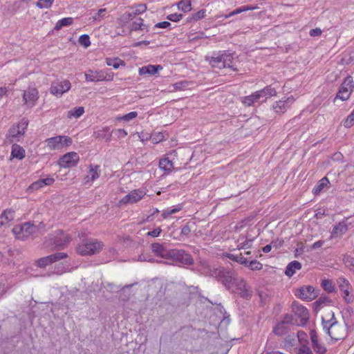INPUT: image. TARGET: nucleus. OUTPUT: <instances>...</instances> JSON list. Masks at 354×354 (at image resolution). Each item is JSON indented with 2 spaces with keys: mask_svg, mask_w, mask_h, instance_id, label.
<instances>
[{
  "mask_svg": "<svg viewBox=\"0 0 354 354\" xmlns=\"http://www.w3.org/2000/svg\"><path fill=\"white\" fill-rule=\"evenodd\" d=\"M323 330L335 341L344 339L346 336L347 324H339L335 318L333 310H329L322 317Z\"/></svg>",
  "mask_w": 354,
  "mask_h": 354,
  "instance_id": "obj_1",
  "label": "nucleus"
},
{
  "mask_svg": "<svg viewBox=\"0 0 354 354\" xmlns=\"http://www.w3.org/2000/svg\"><path fill=\"white\" fill-rule=\"evenodd\" d=\"M44 227L43 223H40L39 225H35L32 221H27L15 225L12 232L16 239L25 241L30 237L37 236L41 233V228Z\"/></svg>",
  "mask_w": 354,
  "mask_h": 354,
  "instance_id": "obj_2",
  "label": "nucleus"
},
{
  "mask_svg": "<svg viewBox=\"0 0 354 354\" xmlns=\"http://www.w3.org/2000/svg\"><path fill=\"white\" fill-rule=\"evenodd\" d=\"M104 246L102 242L95 239H84L77 247V252L82 256L92 255L99 253Z\"/></svg>",
  "mask_w": 354,
  "mask_h": 354,
  "instance_id": "obj_3",
  "label": "nucleus"
},
{
  "mask_svg": "<svg viewBox=\"0 0 354 354\" xmlns=\"http://www.w3.org/2000/svg\"><path fill=\"white\" fill-rule=\"evenodd\" d=\"M50 243L55 248L58 250L64 249L71 241V236L62 230H58L48 235Z\"/></svg>",
  "mask_w": 354,
  "mask_h": 354,
  "instance_id": "obj_4",
  "label": "nucleus"
},
{
  "mask_svg": "<svg viewBox=\"0 0 354 354\" xmlns=\"http://www.w3.org/2000/svg\"><path fill=\"white\" fill-rule=\"evenodd\" d=\"M214 274H215L218 281L222 283L227 290L233 289L234 282L238 277V275L234 271L223 268L215 270Z\"/></svg>",
  "mask_w": 354,
  "mask_h": 354,
  "instance_id": "obj_5",
  "label": "nucleus"
},
{
  "mask_svg": "<svg viewBox=\"0 0 354 354\" xmlns=\"http://www.w3.org/2000/svg\"><path fill=\"white\" fill-rule=\"evenodd\" d=\"M28 125V122L26 119H22L18 123L13 124L6 134L7 142L11 143L14 141H19V138L25 133Z\"/></svg>",
  "mask_w": 354,
  "mask_h": 354,
  "instance_id": "obj_6",
  "label": "nucleus"
},
{
  "mask_svg": "<svg viewBox=\"0 0 354 354\" xmlns=\"http://www.w3.org/2000/svg\"><path fill=\"white\" fill-rule=\"evenodd\" d=\"M46 147L50 150H59L73 143L72 138L66 136H57L45 140Z\"/></svg>",
  "mask_w": 354,
  "mask_h": 354,
  "instance_id": "obj_7",
  "label": "nucleus"
},
{
  "mask_svg": "<svg viewBox=\"0 0 354 354\" xmlns=\"http://www.w3.org/2000/svg\"><path fill=\"white\" fill-rule=\"evenodd\" d=\"M230 290L245 299H250L252 297V291L251 287L247 283L245 280L239 276L234 282L233 289H230Z\"/></svg>",
  "mask_w": 354,
  "mask_h": 354,
  "instance_id": "obj_8",
  "label": "nucleus"
},
{
  "mask_svg": "<svg viewBox=\"0 0 354 354\" xmlns=\"http://www.w3.org/2000/svg\"><path fill=\"white\" fill-rule=\"evenodd\" d=\"M169 258L180 263L191 266L194 263L192 255L184 250L171 249L169 250Z\"/></svg>",
  "mask_w": 354,
  "mask_h": 354,
  "instance_id": "obj_9",
  "label": "nucleus"
},
{
  "mask_svg": "<svg viewBox=\"0 0 354 354\" xmlns=\"http://www.w3.org/2000/svg\"><path fill=\"white\" fill-rule=\"evenodd\" d=\"M67 257L68 254L65 252H56L55 254L38 259L35 261V264L40 268H45L52 263Z\"/></svg>",
  "mask_w": 354,
  "mask_h": 354,
  "instance_id": "obj_10",
  "label": "nucleus"
},
{
  "mask_svg": "<svg viewBox=\"0 0 354 354\" xmlns=\"http://www.w3.org/2000/svg\"><path fill=\"white\" fill-rule=\"evenodd\" d=\"M80 160L77 153L71 151L63 155L59 160L58 164L61 167L70 168L75 167Z\"/></svg>",
  "mask_w": 354,
  "mask_h": 354,
  "instance_id": "obj_11",
  "label": "nucleus"
},
{
  "mask_svg": "<svg viewBox=\"0 0 354 354\" xmlns=\"http://www.w3.org/2000/svg\"><path fill=\"white\" fill-rule=\"evenodd\" d=\"M38 99L39 91L35 86H29L27 89L24 91L23 101L28 107L35 106Z\"/></svg>",
  "mask_w": 354,
  "mask_h": 354,
  "instance_id": "obj_12",
  "label": "nucleus"
},
{
  "mask_svg": "<svg viewBox=\"0 0 354 354\" xmlns=\"http://www.w3.org/2000/svg\"><path fill=\"white\" fill-rule=\"evenodd\" d=\"M291 308L295 316L300 319L299 325H305L309 319V313L308 309L296 301L292 302Z\"/></svg>",
  "mask_w": 354,
  "mask_h": 354,
  "instance_id": "obj_13",
  "label": "nucleus"
},
{
  "mask_svg": "<svg viewBox=\"0 0 354 354\" xmlns=\"http://www.w3.org/2000/svg\"><path fill=\"white\" fill-rule=\"evenodd\" d=\"M71 87V84L67 80L62 82H53L50 88V92L57 97H61L64 93L69 91Z\"/></svg>",
  "mask_w": 354,
  "mask_h": 354,
  "instance_id": "obj_14",
  "label": "nucleus"
},
{
  "mask_svg": "<svg viewBox=\"0 0 354 354\" xmlns=\"http://www.w3.org/2000/svg\"><path fill=\"white\" fill-rule=\"evenodd\" d=\"M145 195L146 192L143 189H133L121 199L120 203L124 205L136 203L140 201Z\"/></svg>",
  "mask_w": 354,
  "mask_h": 354,
  "instance_id": "obj_15",
  "label": "nucleus"
},
{
  "mask_svg": "<svg viewBox=\"0 0 354 354\" xmlns=\"http://www.w3.org/2000/svg\"><path fill=\"white\" fill-rule=\"evenodd\" d=\"M294 102V97L292 96H290L285 100L275 102L272 105V109L277 113H284L290 107Z\"/></svg>",
  "mask_w": 354,
  "mask_h": 354,
  "instance_id": "obj_16",
  "label": "nucleus"
},
{
  "mask_svg": "<svg viewBox=\"0 0 354 354\" xmlns=\"http://www.w3.org/2000/svg\"><path fill=\"white\" fill-rule=\"evenodd\" d=\"M351 76L346 77L342 84H341L339 91L337 93L335 98H339L342 101L347 100L353 91L348 88V84L351 83Z\"/></svg>",
  "mask_w": 354,
  "mask_h": 354,
  "instance_id": "obj_17",
  "label": "nucleus"
},
{
  "mask_svg": "<svg viewBox=\"0 0 354 354\" xmlns=\"http://www.w3.org/2000/svg\"><path fill=\"white\" fill-rule=\"evenodd\" d=\"M310 337L312 343V348L317 354H325L327 351L326 347L322 343L319 342L318 336L315 330H310Z\"/></svg>",
  "mask_w": 354,
  "mask_h": 354,
  "instance_id": "obj_18",
  "label": "nucleus"
},
{
  "mask_svg": "<svg viewBox=\"0 0 354 354\" xmlns=\"http://www.w3.org/2000/svg\"><path fill=\"white\" fill-rule=\"evenodd\" d=\"M314 290V288L311 286H304L298 290L296 295L301 299L311 301L316 297Z\"/></svg>",
  "mask_w": 354,
  "mask_h": 354,
  "instance_id": "obj_19",
  "label": "nucleus"
},
{
  "mask_svg": "<svg viewBox=\"0 0 354 354\" xmlns=\"http://www.w3.org/2000/svg\"><path fill=\"white\" fill-rule=\"evenodd\" d=\"M223 50L214 52L212 56H209L206 57V60L209 62V64L215 68H218L219 69L223 68Z\"/></svg>",
  "mask_w": 354,
  "mask_h": 354,
  "instance_id": "obj_20",
  "label": "nucleus"
},
{
  "mask_svg": "<svg viewBox=\"0 0 354 354\" xmlns=\"http://www.w3.org/2000/svg\"><path fill=\"white\" fill-rule=\"evenodd\" d=\"M112 132L109 127L96 129L93 134L95 139L105 140L106 142L111 141Z\"/></svg>",
  "mask_w": 354,
  "mask_h": 354,
  "instance_id": "obj_21",
  "label": "nucleus"
},
{
  "mask_svg": "<svg viewBox=\"0 0 354 354\" xmlns=\"http://www.w3.org/2000/svg\"><path fill=\"white\" fill-rule=\"evenodd\" d=\"M254 239L250 237L248 234H241L237 240V248L239 250H245L250 248L252 245Z\"/></svg>",
  "mask_w": 354,
  "mask_h": 354,
  "instance_id": "obj_22",
  "label": "nucleus"
},
{
  "mask_svg": "<svg viewBox=\"0 0 354 354\" xmlns=\"http://www.w3.org/2000/svg\"><path fill=\"white\" fill-rule=\"evenodd\" d=\"M162 69V66L161 65L149 64L147 66H144L140 68L138 72L140 75H153L156 74L159 71H161Z\"/></svg>",
  "mask_w": 354,
  "mask_h": 354,
  "instance_id": "obj_23",
  "label": "nucleus"
},
{
  "mask_svg": "<svg viewBox=\"0 0 354 354\" xmlns=\"http://www.w3.org/2000/svg\"><path fill=\"white\" fill-rule=\"evenodd\" d=\"M152 252L158 257L167 259L169 258V250L162 244L153 243L151 245Z\"/></svg>",
  "mask_w": 354,
  "mask_h": 354,
  "instance_id": "obj_24",
  "label": "nucleus"
},
{
  "mask_svg": "<svg viewBox=\"0 0 354 354\" xmlns=\"http://www.w3.org/2000/svg\"><path fill=\"white\" fill-rule=\"evenodd\" d=\"M261 95L259 91H257L250 95L243 97L241 102L245 106H251L254 105L255 102H261Z\"/></svg>",
  "mask_w": 354,
  "mask_h": 354,
  "instance_id": "obj_25",
  "label": "nucleus"
},
{
  "mask_svg": "<svg viewBox=\"0 0 354 354\" xmlns=\"http://www.w3.org/2000/svg\"><path fill=\"white\" fill-rule=\"evenodd\" d=\"M233 53H230L228 50H223V68H229L233 71H237L238 69L234 67L232 64L233 62Z\"/></svg>",
  "mask_w": 354,
  "mask_h": 354,
  "instance_id": "obj_26",
  "label": "nucleus"
},
{
  "mask_svg": "<svg viewBox=\"0 0 354 354\" xmlns=\"http://www.w3.org/2000/svg\"><path fill=\"white\" fill-rule=\"evenodd\" d=\"M54 182H55V179L52 177L41 178V179H39L38 180L32 183L30 185L29 189H31L33 190H37L39 188H41L44 186L51 185Z\"/></svg>",
  "mask_w": 354,
  "mask_h": 354,
  "instance_id": "obj_27",
  "label": "nucleus"
},
{
  "mask_svg": "<svg viewBox=\"0 0 354 354\" xmlns=\"http://www.w3.org/2000/svg\"><path fill=\"white\" fill-rule=\"evenodd\" d=\"M100 169L97 165L91 164L88 166V175L86 177V182L94 181L100 177Z\"/></svg>",
  "mask_w": 354,
  "mask_h": 354,
  "instance_id": "obj_28",
  "label": "nucleus"
},
{
  "mask_svg": "<svg viewBox=\"0 0 354 354\" xmlns=\"http://www.w3.org/2000/svg\"><path fill=\"white\" fill-rule=\"evenodd\" d=\"M15 218V211L6 209L0 215V228Z\"/></svg>",
  "mask_w": 354,
  "mask_h": 354,
  "instance_id": "obj_29",
  "label": "nucleus"
},
{
  "mask_svg": "<svg viewBox=\"0 0 354 354\" xmlns=\"http://www.w3.org/2000/svg\"><path fill=\"white\" fill-rule=\"evenodd\" d=\"M25 155H26V152L22 147H21L20 145H19L16 143H14L12 145L11 154H10L11 158H16V159L21 160L24 158Z\"/></svg>",
  "mask_w": 354,
  "mask_h": 354,
  "instance_id": "obj_30",
  "label": "nucleus"
},
{
  "mask_svg": "<svg viewBox=\"0 0 354 354\" xmlns=\"http://www.w3.org/2000/svg\"><path fill=\"white\" fill-rule=\"evenodd\" d=\"M348 231V225L344 221L339 222L336 224L331 232V238L338 235H342Z\"/></svg>",
  "mask_w": 354,
  "mask_h": 354,
  "instance_id": "obj_31",
  "label": "nucleus"
},
{
  "mask_svg": "<svg viewBox=\"0 0 354 354\" xmlns=\"http://www.w3.org/2000/svg\"><path fill=\"white\" fill-rule=\"evenodd\" d=\"M103 71L89 70L88 73H85V80L87 82H100L103 81Z\"/></svg>",
  "mask_w": 354,
  "mask_h": 354,
  "instance_id": "obj_32",
  "label": "nucleus"
},
{
  "mask_svg": "<svg viewBox=\"0 0 354 354\" xmlns=\"http://www.w3.org/2000/svg\"><path fill=\"white\" fill-rule=\"evenodd\" d=\"M301 268V263L297 261H291L288 264L285 270L286 275L288 277L293 276L297 270Z\"/></svg>",
  "mask_w": 354,
  "mask_h": 354,
  "instance_id": "obj_33",
  "label": "nucleus"
},
{
  "mask_svg": "<svg viewBox=\"0 0 354 354\" xmlns=\"http://www.w3.org/2000/svg\"><path fill=\"white\" fill-rule=\"evenodd\" d=\"M330 185L329 180L327 177H324L318 181L317 185L313 189L314 195H318L320 192Z\"/></svg>",
  "mask_w": 354,
  "mask_h": 354,
  "instance_id": "obj_34",
  "label": "nucleus"
},
{
  "mask_svg": "<svg viewBox=\"0 0 354 354\" xmlns=\"http://www.w3.org/2000/svg\"><path fill=\"white\" fill-rule=\"evenodd\" d=\"M259 92L262 97L261 102H264L268 97L275 96L277 95V91L275 88L271 87L270 86H266L263 89L259 90Z\"/></svg>",
  "mask_w": 354,
  "mask_h": 354,
  "instance_id": "obj_35",
  "label": "nucleus"
},
{
  "mask_svg": "<svg viewBox=\"0 0 354 354\" xmlns=\"http://www.w3.org/2000/svg\"><path fill=\"white\" fill-rule=\"evenodd\" d=\"M159 167L165 171L170 172L174 169V164L168 158H165L160 160Z\"/></svg>",
  "mask_w": 354,
  "mask_h": 354,
  "instance_id": "obj_36",
  "label": "nucleus"
},
{
  "mask_svg": "<svg viewBox=\"0 0 354 354\" xmlns=\"http://www.w3.org/2000/svg\"><path fill=\"white\" fill-rule=\"evenodd\" d=\"M206 10L205 9H201L199 11L193 13L190 17H188L186 19L187 23H192V22H196L202 19H203L205 17Z\"/></svg>",
  "mask_w": 354,
  "mask_h": 354,
  "instance_id": "obj_37",
  "label": "nucleus"
},
{
  "mask_svg": "<svg viewBox=\"0 0 354 354\" xmlns=\"http://www.w3.org/2000/svg\"><path fill=\"white\" fill-rule=\"evenodd\" d=\"M145 29L148 31L147 26L143 24V19L141 18L137 19L130 26L131 31L143 30Z\"/></svg>",
  "mask_w": 354,
  "mask_h": 354,
  "instance_id": "obj_38",
  "label": "nucleus"
},
{
  "mask_svg": "<svg viewBox=\"0 0 354 354\" xmlns=\"http://www.w3.org/2000/svg\"><path fill=\"white\" fill-rule=\"evenodd\" d=\"M84 113V108L83 106L75 107L68 111L67 117L70 119L78 118L82 116Z\"/></svg>",
  "mask_w": 354,
  "mask_h": 354,
  "instance_id": "obj_39",
  "label": "nucleus"
},
{
  "mask_svg": "<svg viewBox=\"0 0 354 354\" xmlns=\"http://www.w3.org/2000/svg\"><path fill=\"white\" fill-rule=\"evenodd\" d=\"M343 263L346 268L354 274V257L349 254H345L343 257Z\"/></svg>",
  "mask_w": 354,
  "mask_h": 354,
  "instance_id": "obj_40",
  "label": "nucleus"
},
{
  "mask_svg": "<svg viewBox=\"0 0 354 354\" xmlns=\"http://www.w3.org/2000/svg\"><path fill=\"white\" fill-rule=\"evenodd\" d=\"M73 19L72 17H65L59 19L55 24L54 29L56 30H60L64 26H68L73 24Z\"/></svg>",
  "mask_w": 354,
  "mask_h": 354,
  "instance_id": "obj_41",
  "label": "nucleus"
},
{
  "mask_svg": "<svg viewBox=\"0 0 354 354\" xmlns=\"http://www.w3.org/2000/svg\"><path fill=\"white\" fill-rule=\"evenodd\" d=\"M337 282L339 290L342 292L345 290H350L351 288V285L348 279H346L344 277H340L337 279Z\"/></svg>",
  "mask_w": 354,
  "mask_h": 354,
  "instance_id": "obj_42",
  "label": "nucleus"
},
{
  "mask_svg": "<svg viewBox=\"0 0 354 354\" xmlns=\"http://www.w3.org/2000/svg\"><path fill=\"white\" fill-rule=\"evenodd\" d=\"M106 64L109 66L113 67L115 69H117L120 67V66H124V62L121 60L120 59L116 58H106Z\"/></svg>",
  "mask_w": 354,
  "mask_h": 354,
  "instance_id": "obj_43",
  "label": "nucleus"
},
{
  "mask_svg": "<svg viewBox=\"0 0 354 354\" xmlns=\"http://www.w3.org/2000/svg\"><path fill=\"white\" fill-rule=\"evenodd\" d=\"M228 258L232 261L237 262L244 266H245V265L248 263L247 258H245L241 253L239 254H230L228 255Z\"/></svg>",
  "mask_w": 354,
  "mask_h": 354,
  "instance_id": "obj_44",
  "label": "nucleus"
},
{
  "mask_svg": "<svg viewBox=\"0 0 354 354\" xmlns=\"http://www.w3.org/2000/svg\"><path fill=\"white\" fill-rule=\"evenodd\" d=\"M178 8L184 12L192 10L191 0H181L178 3Z\"/></svg>",
  "mask_w": 354,
  "mask_h": 354,
  "instance_id": "obj_45",
  "label": "nucleus"
},
{
  "mask_svg": "<svg viewBox=\"0 0 354 354\" xmlns=\"http://www.w3.org/2000/svg\"><path fill=\"white\" fill-rule=\"evenodd\" d=\"M248 263L245 265V267H248L250 268L251 270L253 271H257L261 270L263 268V265L261 262L258 261L257 260H248Z\"/></svg>",
  "mask_w": 354,
  "mask_h": 354,
  "instance_id": "obj_46",
  "label": "nucleus"
},
{
  "mask_svg": "<svg viewBox=\"0 0 354 354\" xmlns=\"http://www.w3.org/2000/svg\"><path fill=\"white\" fill-rule=\"evenodd\" d=\"M292 316L290 314H286L283 317V319L280 324H279L276 328L274 329V333L277 335H281V333L279 331V326L281 324H292Z\"/></svg>",
  "mask_w": 354,
  "mask_h": 354,
  "instance_id": "obj_47",
  "label": "nucleus"
},
{
  "mask_svg": "<svg viewBox=\"0 0 354 354\" xmlns=\"http://www.w3.org/2000/svg\"><path fill=\"white\" fill-rule=\"evenodd\" d=\"M55 0H38L35 5L40 9L49 8L53 5Z\"/></svg>",
  "mask_w": 354,
  "mask_h": 354,
  "instance_id": "obj_48",
  "label": "nucleus"
},
{
  "mask_svg": "<svg viewBox=\"0 0 354 354\" xmlns=\"http://www.w3.org/2000/svg\"><path fill=\"white\" fill-rule=\"evenodd\" d=\"M322 286L323 288L328 292H333L335 290L333 282L329 279H324L322 281Z\"/></svg>",
  "mask_w": 354,
  "mask_h": 354,
  "instance_id": "obj_49",
  "label": "nucleus"
},
{
  "mask_svg": "<svg viewBox=\"0 0 354 354\" xmlns=\"http://www.w3.org/2000/svg\"><path fill=\"white\" fill-rule=\"evenodd\" d=\"M258 8H259V7L257 6H250V5L243 6H241V7L237 8L236 9L234 10V14L238 15L243 12L254 10H257Z\"/></svg>",
  "mask_w": 354,
  "mask_h": 354,
  "instance_id": "obj_50",
  "label": "nucleus"
},
{
  "mask_svg": "<svg viewBox=\"0 0 354 354\" xmlns=\"http://www.w3.org/2000/svg\"><path fill=\"white\" fill-rule=\"evenodd\" d=\"M80 45L84 46L85 48H88L91 45L90 37L88 35H82L78 39Z\"/></svg>",
  "mask_w": 354,
  "mask_h": 354,
  "instance_id": "obj_51",
  "label": "nucleus"
},
{
  "mask_svg": "<svg viewBox=\"0 0 354 354\" xmlns=\"http://www.w3.org/2000/svg\"><path fill=\"white\" fill-rule=\"evenodd\" d=\"M354 124V109L344 121V126L350 128Z\"/></svg>",
  "mask_w": 354,
  "mask_h": 354,
  "instance_id": "obj_52",
  "label": "nucleus"
},
{
  "mask_svg": "<svg viewBox=\"0 0 354 354\" xmlns=\"http://www.w3.org/2000/svg\"><path fill=\"white\" fill-rule=\"evenodd\" d=\"M137 15L135 13V11L133 10L131 12H126L122 15L121 17V20L127 23L130 20H132L133 18L136 17Z\"/></svg>",
  "mask_w": 354,
  "mask_h": 354,
  "instance_id": "obj_53",
  "label": "nucleus"
},
{
  "mask_svg": "<svg viewBox=\"0 0 354 354\" xmlns=\"http://www.w3.org/2000/svg\"><path fill=\"white\" fill-rule=\"evenodd\" d=\"M151 140L153 144L159 143L160 142L162 141L165 138L163 133L161 132L154 133L151 134Z\"/></svg>",
  "mask_w": 354,
  "mask_h": 354,
  "instance_id": "obj_54",
  "label": "nucleus"
},
{
  "mask_svg": "<svg viewBox=\"0 0 354 354\" xmlns=\"http://www.w3.org/2000/svg\"><path fill=\"white\" fill-rule=\"evenodd\" d=\"M138 116V113L136 111H131L127 114H125L121 117L118 118V120H124L125 122H129Z\"/></svg>",
  "mask_w": 354,
  "mask_h": 354,
  "instance_id": "obj_55",
  "label": "nucleus"
},
{
  "mask_svg": "<svg viewBox=\"0 0 354 354\" xmlns=\"http://www.w3.org/2000/svg\"><path fill=\"white\" fill-rule=\"evenodd\" d=\"M297 354H313V353L308 345L303 344L298 348Z\"/></svg>",
  "mask_w": 354,
  "mask_h": 354,
  "instance_id": "obj_56",
  "label": "nucleus"
},
{
  "mask_svg": "<svg viewBox=\"0 0 354 354\" xmlns=\"http://www.w3.org/2000/svg\"><path fill=\"white\" fill-rule=\"evenodd\" d=\"M342 297L346 303L351 304L353 301L354 297L350 295V290H345L344 291H342Z\"/></svg>",
  "mask_w": 354,
  "mask_h": 354,
  "instance_id": "obj_57",
  "label": "nucleus"
},
{
  "mask_svg": "<svg viewBox=\"0 0 354 354\" xmlns=\"http://www.w3.org/2000/svg\"><path fill=\"white\" fill-rule=\"evenodd\" d=\"M191 232V227L188 224L184 225L180 230V236L183 238H187Z\"/></svg>",
  "mask_w": 354,
  "mask_h": 354,
  "instance_id": "obj_58",
  "label": "nucleus"
},
{
  "mask_svg": "<svg viewBox=\"0 0 354 354\" xmlns=\"http://www.w3.org/2000/svg\"><path fill=\"white\" fill-rule=\"evenodd\" d=\"M102 71H103V75H102L103 81H112L113 79V72H111L110 69L106 70V71H104V70H102Z\"/></svg>",
  "mask_w": 354,
  "mask_h": 354,
  "instance_id": "obj_59",
  "label": "nucleus"
},
{
  "mask_svg": "<svg viewBox=\"0 0 354 354\" xmlns=\"http://www.w3.org/2000/svg\"><path fill=\"white\" fill-rule=\"evenodd\" d=\"M183 15L182 14L174 13L169 15L167 17V19L174 22H178L183 18Z\"/></svg>",
  "mask_w": 354,
  "mask_h": 354,
  "instance_id": "obj_60",
  "label": "nucleus"
},
{
  "mask_svg": "<svg viewBox=\"0 0 354 354\" xmlns=\"http://www.w3.org/2000/svg\"><path fill=\"white\" fill-rule=\"evenodd\" d=\"M138 137H139L140 140L143 143H145V142L151 140V136L150 133H149L147 132L142 131V132L138 133Z\"/></svg>",
  "mask_w": 354,
  "mask_h": 354,
  "instance_id": "obj_61",
  "label": "nucleus"
},
{
  "mask_svg": "<svg viewBox=\"0 0 354 354\" xmlns=\"http://www.w3.org/2000/svg\"><path fill=\"white\" fill-rule=\"evenodd\" d=\"M161 232H162L161 228L160 227H158L157 228L153 229L151 231H149L147 233V236L154 237V238L158 237L160 234Z\"/></svg>",
  "mask_w": 354,
  "mask_h": 354,
  "instance_id": "obj_62",
  "label": "nucleus"
},
{
  "mask_svg": "<svg viewBox=\"0 0 354 354\" xmlns=\"http://www.w3.org/2000/svg\"><path fill=\"white\" fill-rule=\"evenodd\" d=\"M113 132L118 138H124L128 134L127 131L123 129H118L115 130Z\"/></svg>",
  "mask_w": 354,
  "mask_h": 354,
  "instance_id": "obj_63",
  "label": "nucleus"
},
{
  "mask_svg": "<svg viewBox=\"0 0 354 354\" xmlns=\"http://www.w3.org/2000/svg\"><path fill=\"white\" fill-rule=\"evenodd\" d=\"M106 10L105 8L100 9L93 16V19L95 21L100 20L102 17H104Z\"/></svg>",
  "mask_w": 354,
  "mask_h": 354,
  "instance_id": "obj_64",
  "label": "nucleus"
}]
</instances>
